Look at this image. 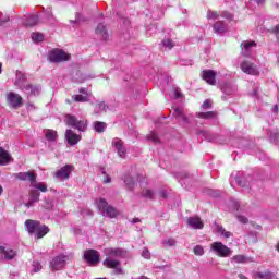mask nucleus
<instances>
[{"instance_id": "nucleus-1", "label": "nucleus", "mask_w": 279, "mask_h": 279, "mask_svg": "<svg viewBox=\"0 0 279 279\" xmlns=\"http://www.w3.org/2000/svg\"><path fill=\"white\" fill-rule=\"evenodd\" d=\"M25 228L28 234H33L35 239H43L46 234H49V227L41 225L38 220H26Z\"/></svg>"}, {"instance_id": "nucleus-2", "label": "nucleus", "mask_w": 279, "mask_h": 279, "mask_svg": "<svg viewBox=\"0 0 279 279\" xmlns=\"http://www.w3.org/2000/svg\"><path fill=\"white\" fill-rule=\"evenodd\" d=\"M95 204L102 217H109L110 219L119 217V210H117V208H114L112 205H109L107 199L97 198Z\"/></svg>"}, {"instance_id": "nucleus-3", "label": "nucleus", "mask_w": 279, "mask_h": 279, "mask_svg": "<svg viewBox=\"0 0 279 279\" xmlns=\"http://www.w3.org/2000/svg\"><path fill=\"white\" fill-rule=\"evenodd\" d=\"M71 260H73L72 254H60L52 258V260L50 262V267L52 271H62V269H64V267H66V265H69Z\"/></svg>"}, {"instance_id": "nucleus-4", "label": "nucleus", "mask_w": 279, "mask_h": 279, "mask_svg": "<svg viewBox=\"0 0 279 279\" xmlns=\"http://www.w3.org/2000/svg\"><path fill=\"white\" fill-rule=\"evenodd\" d=\"M210 250L216 256H219V258H230V256H232V248L219 241L213 242Z\"/></svg>"}, {"instance_id": "nucleus-5", "label": "nucleus", "mask_w": 279, "mask_h": 279, "mask_svg": "<svg viewBox=\"0 0 279 279\" xmlns=\"http://www.w3.org/2000/svg\"><path fill=\"white\" fill-rule=\"evenodd\" d=\"M48 60L54 63L66 62L68 60H71V54L61 49H53L49 52Z\"/></svg>"}, {"instance_id": "nucleus-6", "label": "nucleus", "mask_w": 279, "mask_h": 279, "mask_svg": "<svg viewBox=\"0 0 279 279\" xmlns=\"http://www.w3.org/2000/svg\"><path fill=\"white\" fill-rule=\"evenodd\" d=\"M65 123L70 128H74V130H78V132H86L88 128V123L85 120H77L75 116H66Z\"/></svg>"}, {"instance_id": "nucleus-7", "label": "nucleus", "mask_w": 279, "mask_h": 279, "mask_svg": "<svg viewBox=\"0 0 279 279\" xmlns=\"http://www.w3.org/2000/svg\"><path fill=\"white\" fill-rule=\"evenodd\" d=\"M219 86H220V90L223 94L222 99L225 101L228 100V97H234V95H236V90H239L236 85L232 82L220 83Z\"/></svg>"}, {"instance_id": "nucleus-8", "label": "nucleus", "mask_w": 279, "mask_h": 279, "mask_svg": "<svg viewBox=\"0 0 279 279\" xmlns=\"http://www.w3.org/2000/svg\"><path fill=\"white\" fill-rule=\"evenodd\" d=\"M7 104L9 108H21L23 106V97L14 92H9L7 94Z\"/></svg>"}, {"instance_id": "nucleus-9", "label": "nucleus", "mask_w": 279, "mask_h": 279, "mask_svg": "<svg viewBox=\"0 0 279 279\" xmlns=\"http://www.w3.org/2000/svg\"><path fill=\"white\" fill-rule=\"evenodd\" d=\"M21 90L26 97H37V95H40L41 88L40 85L27 83Z\"/></svg>"}, {"instance_id": "nucleus-10", "label": "nucleus", "mask_w": 279, "mask_h": 279, "mask_svg": "<svg viewBox=\"0 0 279 279\" xmlns=\"http://www.w3.org/2000/svg\"><path fill=\"white\" fill-rule=\"evenodd\" d=\"M16 257V251L9 246L0 245V260H13Z\"/></svg>"}, {"instance_id": "nucleus-11", "label": "nucleus", "mask_w": 279, "mask_h": 279, "mask_svg": "<svg viewBox=\"0 0 279 279\" xmlns=\"http://www.w3.org/2000/svg\"><path fill=\"white\" fill-rule=\"evenodd\" d=\"M72 171H73V166L66 165V166L62 167L61 169H59L57 172H54V178L57 180H69Z\"/></svg>"}, {"instance_id": "nucleus-12", "label": "nucleus", "mask_w": 279, "mask_h": 279, "mask_svg": "<svg viewBox=\"0 0 279 279\" xmlns=\"http://www.w3.org/2000/svg\"><path fill=\"white\" fill-rule=\"evenodd\" d=\"M84 259L88 265H97L99 263V253L95 250L85 251Z\"/></svg>"}, {"instance_id": "nucleus-13", "label": "nucleus", "mask_w": 279, "mask_h": 279, "mask_svg": "<svg viewBox=\"0 0 279 279\" xmlns=\"http://www.w3.org/2000/svg\"><path fill=\"white\" fill-rule=\"evenodd\" d=\"M112 147H114L120 158H125V154L128 153V150L125 149V146L123 145V141H121V138L114 137L112 140Z\"/></svg>"}, {"instance_id": "nucleus-14", "label": "nucleus", "mask_w": 279, "mask_h": 279, "mask_svg": "<svg viewBox=\"0 0 279 279\" xmlns=\"http://www.w3.org/2000/svg\"><path fill=\"white\" fill-rule=\"evenodd\" d=\"M240 68L243 71V73H246V75H258L259 74L258 68H256L254 65V63H252L250 61L242 62Z\"/></svg>"}, {"instance_id": "nucleus-15", "label": "nucleus", "mask_w": 279, "mask_h": 279, "mask_svg": "<svg viewBox=\"0 0 279 279\" xmlns=\"http://www.w3.org/2000/svg\"><path fill=\"white\" fill-rule=\"evenodd\" d=\"M105 267L109 269H114L116 274H123V268L120 267L121 263L117 259H112L111 257H107L104 260Z\"/></svg>"}, {"instance_id": "nucleus-16", "label": "nucleus", "mask_w": 279, "mask_h": 279, "mask_svg": "<svg viewBox=\"0 0 279 279\" xmlns=\"http://www.w3.org/2000/svg\"><path fill=\"white\" fill-rule=\"evenodd\" d=\"M202 77L210 86H215V84H217V80H216L217 72L216 71L205 70V71L202 72Z\"/></svg>"}, {"instance_id": "nucleus-17", "label": "nucleus", "mask_w": 279, "mask_h": 279, "mask_svg": "<svg viewBox=\"0 0 279 279\" xmlns=\"http://www.w3.org/2000/svg\"><path fill=\"white\" fill-rule=\"evenodd\" d=\"M65 138L69 145H77L80 141H82V136L77 135V133L73 132L71 129L65 131Z\"/></svg>"}, {"instance_id": "nucleus-18", "label": "nucleus", "mask_w": 279, "mask_h": 279, "mask_svg": "<svg viewBox=\"0 0 279 279\" xmlns=\"http://www.w3.org/2000/svg\"><path fill=\"white\" fill-rule=\"evenodd\" d=\"M26 84H27V76L23 72L17 71L16 74H15L14 85L20 90H22V88H25Z\"/></svg>"}, {"instance_id": "nucleus-19", "label": "nucleus", "mask_w": 279, "mask_h": 279, "mask_svg": "<svg viewBox=\"0 0 279 279\" xmlns=\"http://www.w3.org/2000/svg\"><path fill=\"white\" fill-rule=\"evenodd\" d=\"M241 47H242V54H244L245 58H250V56L252 53V49H254V47H256V41H252V40L243 41L241 44Z\"/></svg>"}, {"instance_id": "nucleus-20", "label": "nucleus", "mask_w": 279, "mask_h": 279, "mask_svg": "<svg viewBox=\"0 0 279 279\" xmlns=\"http://www.w3.org/2000/svg\"><path fill=\"white\" fill-rule=\"evenodd\" d=\"M12 162V155L3 147H0V167H5V165H10Z\"/></svg>"}, {"instance_id": "nucleus-21", "label": "nucleus", "mask_w": 279, "mask_h": 279, "mask_svg": "<svg viewBox=\"0 0 279 279\" xmlns=\"http://www.w3.org/2000/svg\"><path fill=\"white\" fill-rule=\"evenodd\" d=\"M213 29L215 34H218V36H221L222 34H226L228 32V24L223 21H217L213 25Z\"/></svg>"}, {"instance_id": "nucleus-22", "label": "nucleus", "mask_w": 279, "mask_h": 279, "mask_svg": "<svg viewBox=\"0 0 279 279\" xmlns=\"http://www.w3.org/2000/svg\"><path fill=\"white\" fill-rule=\"evenodd\" d=\"M187 226L193 230H202V228H204V222H202L199 217H190L187 219Z\"/></svg>"}, {"instance_id": "nucleus-23", "label": "nucleus", "mask_w": 279, "mask_h": 279, "mask_svg": "<svg viewBox=\"0 0 279 279\" xmlns=\"http://www.w3.org/2000/svg\"><path fill=\"white\" fill-rule=\"evenodd\" d=\"M96 34L101 40H109L110 35L108 34V28H106L104 23H100L96 27Z\"/></svg>"}, {"instance_id": "nucleus-24", "label": "nucleus", "mask_w": 279, "mask_h": 279, "mask_svg": "<svg viewBox=\"0 0 279 279\" xmlns=\"http://www.w3.org/2000/svg\"><path fill=\"white\" fill-rule=\"evenodd\" d=\"M39 199H40V192L33 190L29 193V201L27 203H25L24 206L26 208H32V206H34V204L39 202Z\"/></svg>"}, {"instance_id": "nucleus-25", "label": "nucleus", "mask_w": 279, "mask_h": 279, "mask_svg": "<svg viewBox=\"0 0 279 279\" xmlns=\"http://www.w3.org/2000/svg\"><path fill=\"white\" fill-rule=\"evenodd\" d=\"M17 180H22L23 182L28 181L31 184L36 180V174L34 172H19L15 174Z\"/></svg>"}, {"instance_id": "nucleus-26", "label": "nucleus", "mask_w": 279, "mask_h": 279, "mask_svg": "<svg viewBox=\"0 0 279 279\" xmlns=\"http://www.w3.org/2000/svg\"><path fill=\"white\" fill-rule=\"evenodd\" d=\"M38 23V15H26L24 16L22 24L25 25V27H34Z\"/></svg>"}, {"instance_id": "nucleus-27", "label": "nucleus", "mask_w": 279, "mask_h": 279, "mask_svg": "<svg viewBox=\"0 0 279 279\" xmlns=\"http://www.w3.org/2000/svg\"><path fill=\"white\" fill-rule=\"evenodd\" d=\"M173 116L175 117V119H178V121H182V123H189V118L186 117V114H184V111H182V109L175 108Z\"/></svg>"}, {"instance_id": "nucleus-28", "label": "nucleus", "mask_w": 279, "mask_h": 279, "mask_svg": "<svg viewBox=\"0 0 279 279\" xmlns=\"http://www.w3.org/2000/svg\"><path fill=\"white\" fill-rule=\"evenodd\" d=\"M44 134H45V138H47L50 143H53L54 141L58 140V132L51 129L44 131Z\"/></svg>"}, {"instance_id": "nucleus-29", "label": "nucleus", "mask_w": 279, "mask_h": 279, "mask_svg": "<svg viewBox=\"0 0 279 279\" xmlns=\"http://www.w3.org/2000/svg\"><path fill=\"white\" fill-rule=\"evenodd\" d=\"M105 254L110 258L112 256H121L124 254V251L122 248H106Z\"/></svg>"}, {"instance_id": "nucleus-30", "label": "nucleus", "mask_w": 279, "mask_h": 279, "mask_svg": "<svg viewBox=\"0 0 279 279\" xmlns=\"http://www.w3.org/2000/svg\"><path fill=\"white\" fill-rule=\"evenodd\" d=\"M72 101H75L76 104H86L87 101H90V98L87 95H73Z\"/></svg>"}, {"instance_id": "nucleus-31", "label": "nucleus", "mask_w": 279, "mask_h": 279, "mask_svg": "<svg viewBox=\"0 0 279 279\" xmlns=\"http://www.w3.org/2000/svg\"><path fill=\"white\" fill-rule=\"evenodd\" d=\"M33 189H37V191H41V193H47V183L36 182V179L31 183Z\"/></svg>"}, {"instance_id": "nucleus-32", "label": "nucleus", "mask_w": 279, "mask_h": 279, "mask_svg": "<svg viewBox=\"0 0 279 279\" xmlns=\"http://www.w3.org/2000/svg\"><path fill=\"white\" fill-rule=\"evenodd\" d=\"M216 232L225 236V239H230V236H232V232L226 231L221 225H216Z\"/></svg>"}, {"instance_id": "nucleus-33", "label": "nucleus", "mask_w": 279, "mask_h": 279, "mask_svg": "<svg viewBox=\"0 0 279 279\" xmlns=\"http://www.w3.org/2000/svg\"><path fill=\"white\" fill-rule=\"evenodd\" d=\"M84 21H86V19H84V16L80 13H76L75 15V20H70V23L72 25V27H77V25H80V23H84Z\"/></svg>"}, {"instance_id": "nucleus-34", "label": "nucleus", "mask_w": 279, "mask_h": 279, "mask_svg": "<svg viewBox=\"0 0 279 279\" xmlns=\"http://www.w3.org/2000/svg\"><path fill=\"white\" fill-rule=\"evenodd\" d=\"M95 114H99V112H108V105L106 102H97L95 108Z\"/></svg>"}, {"instance_id": "nucleus-35", "label": "nucleus", "mask_w": 279, "mask_h": 279, "mask_svg": "<svg viewBox=\"0 0 279 279\" xmlns=\"http://www.w3.org/2000/svg\"><path fill=\"white\" fill-rule=\"evenodd\" d=\"M123 180H124V184L128 186V189L130 191H132L134 189V184H135L134 179L130 174H125L123 177Z\"/></svg>"}, {"instance_id": "nucleus-36", "label": "nucleus", "mask_w": 279, "mask_h": 279, "mask_svg": "<svg viewBox=\"0 0 279 279\" xmlns=\"http://www.w3.org/2000/svg\"><path fill=\"white\" fill-rule=\"evenodd\" d=\"M94 130L99 134H101V132H106V123L99 121L94 122Z\"/></svg>"}, {"instance_id": "nucleus-37", "label": "nucleus", "mask_w": 279, "mask_h": 279, "mask_svg": "<svg viewBox=\"0 0 279 279\" xmlns=\"http://www.w3.org/2000/svg\"><path fill=\"white\" fill-rule=\"evenodd\" d=\"M231 263H238V264L247 263V257L245 255H234L231 258Z\"/></svg>"}, {"instance_id": "nucleus-38", "label": "nucleus", "mask_w": 279, "mask_h": 279, "mask_svg": "<svg viewBox=\"0 0 279 279\" xmlns=\"http://www.w3.org/2000/svg\"><path fill=\"white\" fill-rule=\"evenodd\" d=\"M215 111L199 112L197 113L198 119H215Z\"/></svg>"}, {"instance_id": "nucleus-39", "label": "nucleus", "mask_w": 279, "mask_h": 279, "mask_svg": "<svg viewBox=\"0 0 279 279\" xmlns=\"http://www.w3.org/2000/svg\"><path fill=\"white\" fill-rule=\"evenodd\" d=\"M32 40L33 43H43V40H45V36L41 33H33Z\"/></svg>"}, {"instance_id": "nucleus-40", "label": "nucleus", "mask_w": 279, "mask_h": 279, "mask_svg": "<svg viewBox=\"0 0 279 279\" xmlns=\"http://www.w3.org/2000/svg\"><path fill=\"white\" fill-rule=\"evenodd\" d=\"M162 244L166 246V247H174L175 245V239L173 238H167L163 240Z\"/></svg>"}, {"instance_id": "nucleus-41", "label": "nucleus", "mask_w": 279, "mask_h": 279, "mask_svg": "<svg viewBox=\"0 0 279 279\" xmlns=\"http://www.w3.org/2000/svg\"><path fill=\"white\" fill-rule=\"evenodd\" d=\"M207 19L208 21H217V19H219V13L216 11H208L207 12Z\"/></svg>"}, {"instance_id": "nucleus-42", "label": "nucleus", "mask_w": 279, "mask_h": 279, "mask_svg": "<svg viewBox=\"0 0 279 279\" xmlns=\"http://www.w3.org/2000/svg\"><path fill=\"white\" fill-rule=\"evenodd\" d=\"M235 182H236L238 186H242V189H245V186H250L247 181H243V179L239 175L235 177Z\"/></svg>"}, {"instance_id": "nucleus-43", "label": "nucleus", "mask_w": 279, "mask_h": 279, "mask_svg": "<svg viewBox=\"0 0 279 279\" xmlns=\"http://www.w3.org/2000/svg\"><path fill=\"white\" fill-rule=\"evenodd\" d=\"M142 195L143 197H146V199H154V191L151 190H144Z\"/></svg>"}, {"instance_id": "nucleus-44", "label": "nucleus", "mask_w": 279, "mask_h": 279, "mask_svg": "<svg viewBox=\"0 0 279 279\" xmlns=\"http://www.w3.org/2000/svg\"><path fill=\"white\" fill-rule=\"evenodd\" d=\"M162 45L166 47V49H173L174 47L173 40L171 39H163Z\"/></svg>"}, {"instance_id": "nucleus-45", "label": "nucleus", "mask_w": 279, "mask_h": 279, "mask_svg": "<svg viewBox=\"0 0 279 279\" xmlns=\"http://www.w3.org/2000/svg\"><path fill=\"white\" fill-rule=\"evenodd\" d=\"M148 141H153V143H160V137H158V133L154 132L148 135Z\"/></svg>"}, {"instance_id": "nucleus-46", "label": "nucleus", "mask_w": 279, "mask_h": 279, "mask_svg": "<svg viewBox=\"0 0 279 279\" xmlns=\"http://www.w3.org/2000/svg\"><path fill=\"white\" fill-rule=\"evenodd\" d=\"M194 254L196 256H204V247L202 245H196L194 247Z\"/></svg>"}, {"instance_id": "nucleus-47", "label": "nucleus", "mask_w": 279, "mask_h": 279, "mask_svg": "<svg viewBox=\"0 0 279 279\" xmlns=\"http://www.w3.org/2000/svg\"><path fill=\"white\" fill-rule=\"evenodd\" d=\"M142 256L143 258L149 260V258H151V253H149V250L147 247H144L142 251Z\"/></svg>"}, {"instance_id": "nucleus-48", "label": "nucleus", "mask_w": 279, "mask_h": 279, "mask_svg": "<svg viewBox=\"0 0 279 279\" xmlns=\"http://www.w3.org/2000/svg\"><path fill=\"white\" fill-rule=\"evenodd\" d=\"M40 269H43V265H40L38 262H33V271L35 274H38V271H40Z\"/></svg>"}, {"instance_id": "nucleus-49", "label": "nucleus", "mask_w": 279, "mask_h": 279, "mask_svg": "<svg viewBox=\"0 0 279 279\" xmlns=\"http://www.w3.org/2000/svg\"><path fill=\"white\" fill-rule=\"evenodd\" d=\"M78 93H80L81 95H86L89 99H90V97L93 96L86 88H80V89H78Z\"/></svg>"}, {"instance_id": "nucleus-50", "label": "nucleus", "mask_w": 279, "mask_h": 279, "mask_svg": "<svg viewBox=\"0 0 279 279\" xmlns=\"http://www.w3.org/2000/svg\"><path fill=\"white\" fill-rule=\"evenodd\" d=\"M202 106H203L204 110H208V108H210V106H211L210 100H208V99L205 100Z\"/></svg>"}, {"instance_id": "nucleus-51", "label": "nucleus", "mask_w": 279, "mask_h": 279, "mask_svg": "<svg viewBox=\"0 0 279 279\" xmlns=\"http://www.w3.org/2000/svg\"><path fill=\"white\" fill-rule=\"evenodd\" d=\"M238 221H240V223H247V217H245V216H238Z\"/></svg>"}, {"instance_id": "nucleus-52", "label": "nucleus", "mask_w": 279, "mask_h": 279, "mask_svg": "<svg viewBox=\"0 0 279 279\" xmlns=\"http://www.w3.org/2000/svg\"><path fill=\"white\" fill-rule=\"evenodd\" d=\"M104 182L105 184H110V182H112V179L110 178V175L106 174Z\"/></svg>"}, {"instance_id": "nucleus-53", "label": "nucleus", "mask_w": 279, "mask_h": 279, "mask_svg": "<svg viewBox=\"0 0 279 279\" xmlns=\"http://www.w3.org/2000/svg\"><path fill=\"white\" fill-rule=\"evenodd\" d=\"M272 33L276 35V36H279V24L272 28Z\"/></svg>"}, {"instance_id": "nucleus-54", "label": "nucleus", "mask_w": 279, "mask_h": 279, "mask_svg": "<svg viewBox=\"0 0 279 279\" xmlns=\"http://www.w3.org/2000/svg\"><path fill=\"white\" fill-rule=\"evenodd\" d=\"M174 95L177 99H180V97H182V93H180V90L178 89H175Z\"/></svg>"}, {"instance_id": "nucleus-55", "label": "nucleus", "mask_w": 279, "mask_h": 279, "mask_svg": "<svg viewBox=\"0 0 279 279\" xmlns=\"http://www.w3.org/2000/svg\"><path fill=\"white\" fill-rule=\"evenodd\" d=\"M10 21V17H5L3 20H0V26L3 25V23H8Z\"/></svg>"}, {"instance_id": "nucleus-56", "label": "nucleus", "mask_w": 279, "mask_h": 279, "mask_svg": "<svg viewBox=\"0 0 279 279\" xmlns=\"http://www.w3.org/2000/svg\"><path fill=\"white\" fill-rule=\"evenodd\" d=\"M131 223H141V219L138 218H133Z\"/></svg>"}, {"instance_id": "nucleus-57", "label": "nucleus", "mask_w": 279, "mask_h": 279, "mask_svg": "<svg viewBox=\"0 0 279 279\" xmlns=\"http://www.w3.org/2000/svg\"><path fill=\"white\" fill-rule=\"evenodd\" d=\"M26 108H27V110H34V105L33 104H27Z\"/></svg>"}, {"instance_id": "nucleus-58", "label": "nucleus", "mask_w": 279, "mask_h": 279, "mask_svg": "<svg viewBox=\"0 0 279 279\" xmlns=\"http://www.w3.org/2000/svg\"><path fill=\"white\" fill-rule=\"evenodd\" d=\"M257 5H263V3H265V0H256Z\"/></svg>"}, {"instance_id": "nucleus-59", "label": "nucleus", "mask_w": 279, "mask_h": 279, "mask_svg": "<svg viewBox=\"0 0 279 279\" xmlns=\"http://www.w3.org/2000/svg\"><path fill=\"white\" fill-rule=\"evenodd\" d=\"M131 279H149V278H147V277H145V276H140V277H137V278H131Z\"/></svg>"}, {"instance_id": "nucleus-60", "label": "nucleus", "mask_w": 279, "mask_h": 279, "mask_svg": "<svg viewBox=\"0 0 279 279\" xmlns=\"http://www.w3.org/2000/svg\"><path fill=\"white\" fill-rule=\"evenodd\" d=\"M47 16H48V19H51V17H52L51 11H48Z\"/></svg>"}, {"instance_id": "nucleus-61", "label": "nucleus", "mask_w": 279, "mask_h": 279, "mask_svg": "<svg viewBox=\"0 0 279 279\" xmlns=\"http://www.w3.org/2000/svg\"><path fill=\"white\" fill-rule=\"evenodd\" d=\"M3 195V186L0 185V197Z\"/></svg>"}, {"instance_id": "nucleus-62", "label": "nucleus", "mask_w": 279, "mask_h": 279, "mask_svg": "<svg viewBox=\"0 0 279 279\" xmlns=\"http://www.w3.org/2000/svg\"><path fill=\"white\" fill-rule=\"evenodd\" d=\"M234 205H235V210H239V202H235Z\"/></svg>"}, {"instance_id": "nucleus-63", "label": "nucleus", "mask_w": 279, "mask_h": 279, "mask_svg": "<svg viewBox=\"0 0 279 279\" xmlns=\"http://www.w3.org/2000/svg\"><path fill=\"white\" fill-rule=\"evenodd\" d=\"M85 78H77L76 82H84Z\"/></svg>"}, {"instance_id": "nucleus-64", "label": "nucleus", "mask_w": 279, "mask_h": 279, "mask_svg": "<svg viewBox=\"0 0 279 279\" xmlns=\"http://www.w3.org/2000/svg\"><path fill=\"white\" fill-rule=\"evenodd\" d=\"M277 251L279 252V243L277 244Z\"/></svg>"}]
</instances>
